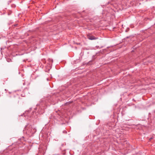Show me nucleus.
Returning <instances> with one entry per match:
<instances>
[{"instance_id": "1", "label": "nucleus", "mask_w": 155, "mask_h": 155, "mask_svg": "<svg viewBox=\"0 0 155 155\" xmlns=\"http://www.w3.org/2000/svg\"><path fill=\"white\" fill-rule=\"evenodd\" d=\"M88 38L89 39L91 40H96L98 38H96L93 36H89Z\"/></svg>"}]
</instances>
